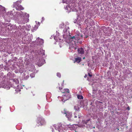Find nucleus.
Segmentation results:
<instances>
[{
    "instance_id": "obj_17",
    "label": "nucleus",
    "mask_w": 132,
    "mask_h": 132,
    "mask_svg": "<svg viewBox=\"0 0 132 132\" xmlns=\"http://www.w3.org/2000/svg\"><path fill=\"white\" fill-rule=\"evenodd\" d=\"M64 25V24L63 23L61 24L60 25V26L61 27V28H63V27H62Z\"/></svg>"
},
{
    "instance_id": "obj_35",
    "label": "nucleus",
    "mask_w": 132,
    "mask_h": 132,
    "mask_svg": "<svg viewBox=\"0 0 132 132\" xmlns=\"http://www.w3.org/2000/svg\"><path fill=\"white\" fill-rule=\"evenodd\" d=\"M28 77H29V76H28Z\"/></svg>"
},
{
    "instance_id": "obj_30",
    "label": "nucleus",
    "mask_w": 132,
    "mask_h": 132,
    "mask_svg": "<svg viewBox=\"0 0 132 132\" xmlns=\"http://www.w3.org/2000/svg\"><path fill=\"white\" fill-rule=\"evenodd\" d=\"M79 26H80V25H81V24H79Z\"/></svg>"
},
{
    "instance_id": "obj_36",
    "label": "nucleus",
    "mask_w": 132,
    "mask_h": 132,
    "mask_svg": "<svg viewBox=\"0 0 132 132\" xmlns=\"http://www.w3.org/2000/svg\"><path fill=\"white\" fill-rule=\"evenodd\" d=\"M79 127H81V126H79Z\"/></svg>"
},
{
    "instance_id": "obj_27",
    "label": "nucleus",
    "mask_w": 132,
    "mask_h": 132,
    "mask_svg": "<svg viewBox=\"0 0 132 132\" xmlns=\"http://www.w3.org/2000/svg\"><path fill=\"white\" fill-rule=\"evenodd\" d=\"M86 76H87V75H85V76H84V77L85 78V77H86Z\"/></svg>"
},
{
    "instance_id": "obj_29",
    "label": "nucleus",
    "mask_w": 132,
    "mask_h": 132,
    "mask_svg": "<svg viewBox=\"0 0 132 132\" xmlns=\"http://www.w3.org/2000/svg\"><path fill=\"white\" fill-rule=\"evenodd\" d=\"M26 14H27V15H28V16H29L28 14H27V13H26Z\"/></svg>"
},
{
    "instance_id": "obj_12",
    "label": "nucleus",
    "mask_w": 132,
    "mask_h": 132,
    "mask_svg": "<svg viewBox=\"0 0 132 132\" xmlns=\"http://www.w3.org/2000/svg\"><path fill=\"white\" fill-rule=\"evenodd\" d=\"M75 110L76 111H78L79 109V108L78 106H75Z\"/></svg>"
},
{
    "instance_id": "obj_28",
    "label": "nucleus",
    "mask_w": 132,
    "mask_h": 132,
    "mask_svg": "<svg viewBox=\"0 0 132 132\" xmlns=\"http://www.w3.org/2000/svg\"><path fill=\"white\" fill-rule=\"evenodd\" d=\"M79 43H80V44H81L82 43H81V42H79Z\"/></svg>"
},
{
    "instance_id": "obj_1",
    "label": "nucleus",
    "mask_w": 132,
    "mask_h": 132,
    "mask_svg": "<svg viewBox=\"0 0 132 132\" xmlns=\"http://www.w3.org/2000/svg\"><path fill=\"white\" fill-rule=\"evenodd\" d=\"M61 112L63 114H65V116L67 118H70L71 116V113H69L66 109H63L62 110Z\"/></svg>"
},
{
    "instance_id": "obj_7",
    "label": "nucleus",
    "mask_w": 132,
    "mask_h": 132,
    "mask_svg": "<svg viewBox=\"0 0 132 132\" xmlns=\"http://www.w3.org/2000/svg\"><path fill=\"white\" fill-rule=\"evenodd\" d=\"M13 84L14 85H15V84L16 85L18 84L19 83V81L16 79H13Z\"/></svg>"
},
{
    "instance_id": "obj_8",
    "label": "nucleus",
    "mask_w": 132,
    "mask_h": 132,
    "mask_svg": "<svg viewBox=\"0 0 132 132\" xmlns=\"http://www.w3.org/2000/svg\"><path fill=\"white\" fill-rule=\"evenodd\" d=\"M76 36H78V35H76L75 36H73L72 37H70V39H71V38L72 39V40H74V41H75L76 39Z\"/></svg>"
},
{
    "instance_id": "obj_16",
    "label": "nucleus",
    "mask_w": 132,
    "mask_h": 132,
    "mask_svg": "<svg viewBox=\"0 0 132 132\" xmlns=\"http://www.w3.org/2000/svg\"><path fill=\"white\" fill-rule=\"evenodd\" d=\"M30 76L32 78H33L34 77V75L33 73L31 74Z\"/></svg>"
},
{
    "instance_id": "obj_6",
    "label": "nucleus",
    "mask_w": 132,
    "mask_h": 132,
    "mask_svg": "<svg viewBox=\"0 0 132 132\" xmlns=\"http://www.w3.org/2000/svg\"><path fill=\"white\" fill-rule=\"evenodd\" d=\"M81 60V58L80 57H78L75 58V61H74V62H76L78 63H80Z\"/></svg>"
},
{
    "instance_id": "obj_24",
    "label": "nucleus",
    "mask_w": 132,
    "mask_h": 132,
    "mask_svg": "<svg viewBox=\"0 0 132 132\" xmlns=\"http://www.w3.org/2000/svg\"><path fill=\"white\" fill-rule=\"evenodd\" d=\"M74 50H76L77 49V48L76 47H74Z\"/></svg>"
},
{
    "instance_id": "obj_33",
    "label": "nucleus",
    "mask_w": 132,
    "mask_h": 132,
    "mask_svg": "<svg viewBox=\"0 0 132 132\" xmlns=\"http://www.w3.org/2000/svg\"><path fill=\"white\" fill-rule=\"evenodd\" d=\"M85 37L86 38L87 37V36H86Z\"/></svg>"
},
{
    "instance_id": "obj_26",
    "label": "nucleus",
    "mask_w": 132,
    "mask_h": 132,
    "mask_svg": "<svg viewBox=\"0 0 132 132\" xmlns=\"http://www.w3.org/2000/svg\"><path fill=\"white\" fill-rule=\"evenodd\" d=\"M99 102L100 103H103L102 102H100V101Z\"/></svg>"
},
{
    "instance_id": "obj_2",
    "label": "nucleus",
    "mask_w": 132,
    "mask_h": 132,
    "mask_svg": "<svg viewBox=\"0 0 132 132\" xmlns=\"http://www.w3.org/2000/svg\"><path fill=\"white\" fill-rule=\"evenodd\" d=\"M38 121H39L41 125H43L45 124V122L44 119L42 117L38 118Z\"/></svg>"
},
{
    "instance_id": "obj_3",
    "label": "nucleus",
    "mask_w": 132,
    "mask_h": 132,
    "mask_svg": "<svg viewBox=\"0 0 132 132\" xmlns=\"http://www.w3.org/2000/svg\"><path fill=\"white\" fill-rule=\"evenodd\" d=\"M15 8L16 10H22L24 9V8L21 5H17L15 6Z\"/></svg>"
},
{
    "instance_id": "obj_34",
    "label": "nucleus",
    "mask_w": 132,
    "mask_h": 132,
    "mask_svg": "<svg viewBox=\"0 0 132 132\" xmlns=\"http://www.w3.org/2000/svg\"><path fill=\"white\" fill-rule=\"evenodd\" d=\"M85 58V57H84L83 58V59H84Z\"/></svg>"
},
{
    "instance_id": "obj_18",
    "label": "nucleus",
    "mask_w": 132,
    "mask_h": 132,
    "mask_svg": "<svg viewBox=\"0 0 132 132\" xmlns=\"http://www.w3.org/2000/svg\"><path fill=\"white\" fill-rule=\"evenodd\" d=\"M88 75L90 77H91L92 76V75L91 74H90L89 73H88Z\"/></svg>"
},
{
    "instance_id": "obj_15",
    "label": "nucleus",
    "mask_w": 132,
    "mask_h": 132,
    "mask_svg": "<svg viewBox=\"0 0 132 132\" xmlns=\"http://www.w3.org/2000/svg\"><path fill=\"white\" fill-rule=\"evenodd\" d=\"M94 24H95V23H94V22L92 20V22H91V24L90 25L91 26H93L94 25Z\"/></svg>"
},
{
    "instance_id": "obj_11",
    "label": "nucleus",
    "mask_w": 132,
    "mask_h": 132,
    "mask_svg": "<svg viewBox=\"0 0 132 132\" xmlns=\"http://www.w3.org/2000/svg\"><path fill=\"white\" fill-rule=\"evenodd\" d=\"M77 97L78 99H82L83 98V97L82 95H77Z\"/></svg>"
},
{
    "instance_id": "obj_20",
    "label": "nucleus",
    "mask_w": 132,
    "mask_h": 132,
    "mask_svg": "<svg viewBox=\"0 0 132 132\" xmlns=\"http://www.w3.org/2000/svg\"><path fill=\"white\" fill-rule=\"evenodd\" d=\"M67 29H64L63 30L64 31H65V32L67 31Z\"/></svg>"
},
{
    "instance_id": "obj_31",
    "label": "nucleus",
    "mask_w": 132,
    "mask_h": 132,
    "mask_svg": "<svg viewBox=\"0 0 132 132\" xmlns=\"http://www.w3.org/2000/svg\"><path fill=\"white\" fill-rule=\"evenodd\" d=\"M53 129H52V131L53 132Z\"/></svg>"
},
{
    "instance_id": "obj_19",
    "label": "nucleus",
    "mask_w": 132,
    "mask_h": 132,
    "mask_svg": "<svg viewBox=\"0 0 132 132\" xmlns=\"http://www.w3.org/2000/svg\"><path fill=\"white\" fill-rule=\"evenodd\" d=\"M127 109L129 110L130 109V108L129 106H128L127 107Z\"/></svg>"
},
{
    "instance_id": "obj_5",
    "label": "nucleus",
    "mask_w": 132,
    "mask_h": 132,
    "mask_svg": "<svg viewBox=\"0 0 132 132\" xmlns=\"http://www.w3.org/2000/svg\"><path fill=\"white\" fill-rule=\"evenodd\" d=\"M77 35L78 36H76L77 37H76L75 41H74L76 43H78V40H80V37H82V35Z\"/></svg>"
},
{
    "instance_id": "obj_21",
    "label": "nucleus",
    "mask_w": 132,
    "mask_h": 132,
    "mask_svg": "<svg viewBox=\"0 0 132 132\" xmlns=\"http://www.w3.org/2000/svg\"><path fill=\"white\" fill-rule=\"evenodd\" d=\"M59 89L60 90H61V89H62V88H61L60 87H59Z\"/></svg>"
},
{
    "instance_id": "obj_9",
    "label": "nucleus",
    "mask_w": 132,
    "mask_h": 132,
    "mask_svg": "<svg viewBox=\"0 0 132 132\" xmlns=\"http://www.w3.org/2000/svg\"><path fill=\"white\" fill-rule=\"evenodd\" d=\"M70 91L69 89H64V92H62V93H65V95H67V93H69Z\"/></svg>"
},
{
    "instance_id": "obj_23",
    "label": "nucleus",
    "mask_w": 132,
    "mask_h": 132,
    "mask_svg": "<svg viewBox=\"0 0 132 132\" xmlns=\"http://www.w3.org/2000/svg\"><path fill=\"white\" fill-rule=\"evenodd\" d=\"M77 116H76L75 115V117H74V118H77Z\"/></svg>"
},
{
    "instance_id": "obj_13",
    "label": "nucleus",
    "mask_w": 132,
    "mask_h": 132,
    "mask_svg": "<svg viewBox=\"0 0 132 132\" xmlns=\"http://www.w3.org/2000/svg\"><path fill=\"white\" fill-rule=\"evenodd\" d=\"M57 76L59 78L61 77V74L60 73H57Z\"/></svg>"
},
{
    "instance_id": "obj_4",
    "label": "nucleus",
    "mask_w": 132,
    "mask_h": 132,
    "mask_svg": "<svg viewBox=\"0 0 132 132\" xmlns=\"http://www.w3.org/2000/svg\"><path fill=\"white\" fill-rule=\"evenodd\" d=\"M78 51L79 53L83 54L84 53V51L82 48H80L78 49Z\"/></svg>"
},
{
    "instance_id": "obj_10",
    "label": "nucleus",
    "mask_w": 132,
    "mask_h": 132,
    "mask_svg": "<svg viewBox=\"0 0 132 132\" xmlns=\"http://www.w3.org/2000/svg\"><path fill=\"white\" fill-rule=\"evenodd\" d=\"M90 120V119H88L86 120H83L82 121V122L83 124H86L87 123L88 121H89Z\"/></svg>"
},
{
    "instance_id": "obj_25",
    "label": "nucleus",
    "mask_w": 132,
    "mask_h": 132,
    "mask_svg": "<svg viewBox=\"0 0 132 132\" xmlns=\"http://www.w3.org/2000/svg\"><path fill=\"white\" fill-rule=\"evenodd\" d=\"M65 95H64L63 97V99H65Z\"/></svg>"
},
{
    "instance_id": "obj_32",
    "label": "nucleus",
    "mask_w": 132,
    "mask_h": 132,
    "mask_svg": "<svg viewBox=\"0 0 132 132\" xmlns=\"http://www.w3.org/2000/svg\"><path fill=\"white\" fill-rule=\"evenodd\" d=\"M1 107L0 106V110H1Z\"/></svg>"
},
{
    "instance_id": "obj_14",
    "label": "nucleus",
    "mask_w": 132,
    "mask_h": 132,
    "mask_svg": "<svg viewBox=\"0 0 132 132\" xmlns=\"http://www.w3.org/2000/svg\"><path fill=\"white\" fill-rule=\"evenodd\" d=\"M78 119H77L76 120H75V121H76V122H79V118H80V117H79V116L78 115Z\"/></svg>"
},
{
    "instance_id": "obj_22",
    "label": "nucleus",
    "mask_w": 132,
    "mask_h": 132,
    "mask_svg": "<svg viewBox=\"0 0 132 132\" xmlns=\"http://www.w3.org/2000/svg\"><path fill=\"white\" fill-rule=\"evenodd\" d=\"M69 98V96H68L67 99H66V100H68V99Z\"/></svg>"
}]
</instances>
